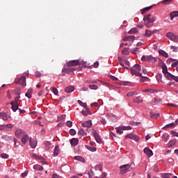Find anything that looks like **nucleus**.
Segmentation results:
<instances>
[{
    "label": "nucleus",
    "instance_id": "nucleus-29",
    "mask_svg": "<svg viewBox=\"0 0 178 178\" xmlns=\"http://www.w3.org/2000/svg\"><path fill=\"white\" fill-rule=\"evenodd\" d=\"M74 159H75V161H79V162H86V159H84V158H83L82 156H75L74 157Z\"/></svg>",
    "mask_w": 178,
    "mask_h": 178
},
{
    "label": "nucleus",
    "instance_id": "nucleus-42",
    "mask_svg": "<svg viewBox=\"0 0 178 178\" xmlns=\"http://www.w3.org/2000/svg\"><path fill=\"white\" fill-rule=\"evenodd\" d=\"M78 134L79 136H81L82 137H83V136L87 135V133H86V131H84L83 129H81L79 131H78Z\"/></svg>",
    "mask_w": 178,
    "mask_h": 178
},
{
    "label": "nucleus",
    "instance_id": "nucleus-15",
    "mask_svg": "<svg viewBox=\"0 0 178 178\" xmlns=\"http://www.w3.org/2000/svg\"><path fill=\"white\" fill-rule=\"evenodd\" d=\"M157 30L155 29L154 31H149L148 29H146L145 30V37H151V35H152V34H155V33H156Z\"/></svg>",
    "mask_w": 178,
    "mask_h": 178
},
{
    "label": "nucleus",
    "instance_id": "nucleus-41",
    "mask_svg": "<svg viewBox=\"0 0 178 178\" xmlns=\"http://www.w3.org/2000/svg\"><path fill=\"white\" fill-rule=\"evenodd\" d=\"M162 69H163V74H164V76L167 74L169 73V72H168V67L166 66V65H162Z\"/></svg>",
    "mask_w": 178,
    "mask_h": 178
},
{
    "label": "nucleus",
    "instance_id": "nucleus-54",
    "mask_svg": "<svg viewBox=\"0 0 178 178\" xmlns=\"http://www.w3.org/2000/svg\"><path fill=\"white\" fill-rule=\"evenodd\" d=\"M14 92L16 95L20 96V88H17L14 90Z\"/></svg>",
    "mask_w": 178,
    "mask_h": 178
},
{
    "label": "nucleus",
    "instance_id": "nucleus-36",
    "mask_svg": "<svg viewBox=\"0 0 178 178\" xmlns=\"http://www.w3.org/2000/svg\"><path fill=\"white\" fill-rule=\"evenodd\" d=\"M169 134H164L162 136V138L163 140V141H165V143H168V141H169Z\"/></svg>",
    "mask_w": 178,
    "mask_h": 178
},
{
    "label": "nucleus",
    "instance_id": "nucleus-63",
    "mask_svg": "<svg viewBox=\"0 0 178 178\" xmlns=\"http://www.w3.org/2000/svg\"><path fill=\"white\" fill-rule=\"evenodd\" d=\"M100 123H102V124H104V125L106 124V119H105V118H102V119L100 120Z\"/></svg>",
    "mask_w": 178,
    "mask_h": 178
},
{
    "label": "nucleus",
    "instance_id": "nucleus-61",
    "mask_svg": "<svg viewBox=\"0 0 178 178\" xmlns=\"http://www.w3.org/2000/svg\"><path fill=\"white\" fill-rule=\"evenodd\" d=\"M52 92L54 94V95H58V89H56V88H53Z\"/></svg>",
    "mask_w": 178,
    "mask_h": 178
},
{
    "label": "nucleus",
    "instance_id": "nucleus-18",
    "mask_svg": "<svg viewBox=\"0 0 178 178\" xmlns=\"http://www.w3.org/2000/svg\"><path fill=\"white\" fill-rule=\"evenodd\" d=\"M10 105L13 112H16V111L19 110V104L11 102Z\"/></svg>",
    "mask_w": 178,
    "mask_h": 178
},
{
    "label": "nucleus",
    "instance_id": "nucleus-46",
    "mask_svg": "<svg viewBox=\"0 0 178 178\" xmlns=\"http://www.w3.org/2000/svg\"><path fill=\"white\" fill-rule=\"evenodd\" d=\"M1 158H2L3 159H8L9 158V154L6 153H3L1 154Z\"/></svg>",
    "mask_w": 178,
    "mask_h": 178
},
{
    "label": "nucleus",
    "instance_id": "nucleus-24",
    "mask_svg": "<svg viewBox=\"0 0 178 178\" xmlns=\"http://www.w3.org/2000/svg\"><path fill=\"white\" fill-rule=\"evenodd\" d=\"M177 124H176V121L175 122H172L170 124H168L165 127H163V129L165 130V129H168V127H176Z\"/></svg>",
    "mask_w": 178,
    "mask_h": 178
},
{
    "label": "nucleus",
    "instance_id": "nucleus-13",
    "mask_svg": "<svg viewBox=\"0 0 178 178\" xmlns=\"http://www.w3.org/2000/svg\"><path fill=\"white\" fill-rule=\"evenodd\" d=\"M30 140V137L29 136V134H25L22 138H21V143H22L24 145H26L27 142Z\"/></svg>",
    "mask_w": 178,
    "mask_h": 178
},
{
    "label": "nucleus",
    "instance_id": "nucleus-16",
    "mask_svg": "<svg viewBox=\"0 0 178 178\" xmlns=\"http://www.w3.org/2000/svg\"><path fill=\"white\" fill-rule=\"evenodd\" d=\"M81 126L83 127L90 128L91 127V126H92V122L91 120H88V121L83 122L81 124Z\"/></svg>",
    "mask_w": 178,
    "mask_h": 178
},
{
    "label": "nucleus",
    "instance_id": "nucleus-37",
    "mask_svg": "<svg viewBox=\"0 0 178 178\" xmlns=\"http://www.w3.org/2000/svg\"><path fill=\"white\" fill-rule=\"evenodd\" d=\"M138 33V30L137 28H132L131 30L129 31L128 34H136Z\"/></svg>",
    "mask_w": 178,
    "mask_h": 178
},
{
    "label": "nucleus",
    "instance_id": "nucleus-57",
    "mask_svg": "<svg viewBox=\"0 0 178 178\" xmlns=\"http://www.w3.org/2000/svg\"><path fill=\"white\" fill-rule=\"evenodd\" d=\"M173 145H175V141H173V140H170V141L168 142V148H170V147H173Z\"/></svg>",
    "mask_w": 178,
    "mask_h": 178
},
{
    "label": "nucleus",
    "instance_id": "nucleus-1",
    "mask_svg": "<svg viewBox=\"0 0 178 178\" xmlns=\"http://www.w3.org/2000/svg\"><path fill=\"white\" fill-rule=\"evenodd\" d=\"M143 20L145 22V27L149 29L150 27H152V26H154V22L156 20V17H151V14H147L144 16Z\"/></svg>",
    "mask_w": 178,
    "mask_h": 178
},
{
    "label": "nucleus",
    "instance_id": "nucleus-40",
    "mask_svg": "<svg viewBox=\"0 0 178 178\" xmlns=\"http://www.w3.org/2000/svg\"><path fill=\"white\" fill-rule=\"evenodd\" d=\"M85 109H86V111H81V113H82V115H83V116H88V113H91V111H90V108H87Z\"/></svg>",
    "mask_w": 178,
    "mask_h": 178
},
{
    "label": "nucleus",
    "instance_id": "nucleus-14",
    "mask_svg": "<svg viewBox=\"0 0 178 178\" xmlns=\"http://www.w3.org/2000/svg\"><path fill=\"white\" fill-rule=\"evenodd\" d=\"M29 145L31 148H35V147H37V140H34L33 138H30Z\"/></svg>",
    "mask_w": 178,
    "mask_h": 178
},
{
    "label": "nucleus",
    "instance_id": "nucleus-27",
    "mask_svg": "<svg viewBox=\"0 0 178 178\" xmlns=\"http://www.w3.org/2000/svg\"><path fill=\"white\" fill-rule=\"evenodd\" d=\"M31 94H33V89L30 88L26 92L25 97H26L27 98L30 99L32 97Z\"/></svg>",
    "mask_w": 178,
    "mask_h": 178
},
{
    "label": "nucleus",
    "instance_id": "nucleus-62",
    "mask_svg": "<svg viewBox=\"0 0 178 178\" xmlns=\"http://www.w3.org/2000/svg\"><path fill=\"white\" fill-rule=\"evenodd\" d=\"M171 134L172 136H173L174 137H178V132H176L175 131H171Z\"/></svg>",
    "mask_w": 178,
    "mask_h": 178
},
{
    "label": "nucleus",
    "instance_id": "nucleus-39",
    "mask_svg": "<svg viewBox=\"0 0 178 178\" xmlns=\"http://www.w3.org/2000/svg\"><path fill=\"white\" fill-rule=\"evenodd\" d=\"M0 118L3 120H8V115L6 113H0Z\"/></svg>",
    "mask_w": 178,
    "mask_h": 178
},
{
    "label": "nucleus",
    "instance_id": "nucleus-28",
    "mask_svg": "<svg viewBox=\"0 0 178 178\" xmlns=\"http://www.w3.org/2000/svg\"><path fill=\"white\" fill-rule=\"evenodd\" d=\"M159 55H161V56H163L164 58H169V54H168V53H166V51L163 50H159Z\"/></svg>",
    "mask_w": 178,
    "mask_h": 178
},
{
    "label": "nucleus",
    "instance_id": "nucleus-30",
    "mask_svg": "<svg viewBox=\"0 0 178 178\" xmlns=\"http://www.w3.org/2000/svg\"><path fill=\"white\" fill-rule=\"evenodd\" d=\"M164 76L167 80H173V77H175V75L170 74V72L167 73Z\"/></svg>",
    "mask_w": 178,
    "mask_h": 178
},
{
    "label": "nucleus",
    "instance_id": "nucleus-6",
    "mask_svg": "<svg viewBox=\"0 0 178 178\" xmlns=\"http://www.w3.org/2000/svg\"><path fill=\"white\" fill-rule=\"evenodd\" d=\"M74 70H76V69L73 67L63 68L62 76H65V74H70V73H72V72H74Z\"/></svg>",
    "mask_w": 178,
    "mask_h": 178
},
{
    "label": "nucleus",
    "instance_id": "nucleus-32",
    "mask_svg": "<svg viewBox=\"0 0 178 178\" xmlns=\"http://www.w3.org/2000/svg\"><path fill=\"white\" fill-rule=\"evenodd\" d=\"M2 138H3V140H6V141H12L14 138L8 135H3L2 136Z\"/></svg>",
    "mask_w": 178,
    "mask_h": 178
},
{
    "label": "nucleus",
    "instance_id": "nucleus-8",
    "mask_svg": "<svg viewBox=\"0 0 178 178\" xmlns=\"http://www.w3.org/2000/svg\"><path fill=\"white\" fill-rule=\"evenodd\" d=\"M129 70L131 72V76H136V77H141V73H140V71H137V70L130 67Z\"/></svg>",
    "mask_w": 178,
    "mask_h": 178
},
{
    "label": "nucleus",
    "instance_id": "nucleus-48",
    "mask_svg": "<svg viewBox=\"0 0 178 178\" xmlns=\"http://www.w3.org/2000/svg\"><path fill=\"white\" fill-rule=\"evenodd\" d=\"M88 175L89 176V178H92L94 177V171H92V170H90L88 172Z\"/></svg>",
    "mask_w": 178,
    "mask_h": 178
},
{
    "label": "nucleus",
    "instance_id": "nucleus-25",
    "mask_svg": "<svg viewBox=\"0 0 178 178\" xmlns=\"http://www.w3.org/2000/svg\"><path fill=\"white\" fill-rule=\"evenodd\" d=\"M73 91H74V86H68V87L65 88V92H67L68 94L70 92H73Z\"/></svg>",
    "mask_w": 178,
    "mask_h": 178
},
{
    "label": "nucleus",
    "instance_id": "nucleus-10",
    "mask_svg": "<svg viewBox=\"0 0 178 178\" xmlns=\"http://www.w3.org/2000/svg\"><path fill=\"white\" fill-rule=\"evenodd\" d=\"M106 118L108 119V120H111V122H116L118 120V118L115 114L112 113H106Z\"/></svg>",
    "mask_w": 178,
    "mask_h": 178
},
{
    "label": "nucleus",
    "instance_id": "nucleus-12",
    "mask_svg": "<svg viewBox=\"0 0 178 178\" xmlns=\"http://www.w3.org/2000/svg\"><path fill=\"white\" fill-rule=\"evenodd\" d=\"M144 153L149 158H151V156H152L154 155V152H152V150H151V149H149V147H145L144 149Z\"/></svg>",
    "mask_w": 178,
    "mask_h": 178
},
{
    "label": "nucleus",
    "instance_id": "nucleus-26",
    "mask_svg": "<svg viewBox=\"0 0 178 178\" xmlns=\"http://www.w3.org/2000/svg\"><path fill=\"white\" fill-rule=\"evenodd\" d=\"M170 20H173L174 17H178V11H173V12L170 13Z\"/></svg>",
    "mask_w": 178,
    "mask_h": 178
},
{
    "label": "nucleus",
    "instance_id": "nucleus-11",
    "mask_svg": "<svg viewBox=\"0 0 178 178\" xmlns=\"http://www.w3.org/2000/svg\"><path fill=\"white\" fill-rule=\"evenodd\" d=\"M68 67H71L72 66H77L80 65L79 60H73L67 63Z\"/></svg>",
    "mask_w": 178,
    "mask_h": 178
},
{
    "label": "nucleus",
    "instance_id": "nucleus-17",
    "mask_svg": "<svg viewBox=\"0 0 178 178\" xmlns=\"http://www.w3.org/2000/svg\"><path fill=\"white\" fill-rule=\"evenodd\" d=\"M70 144L72 147H76L79 144V138H73L70 140Z\"/></svg>",
    "mask_w": 178,
    "mask_h": 178
},
{
    "label": "nucleus",
    "instance_id": "nucleus-33",
    "mask_svg": "<svg viewBox=\"0 0 178 178\" xmlns=\"http://www.w3.org/2000/svg\"><path fill=\"white\" fill-rule=\"evenodd\" d=\"M162 74H157L156 76V79L158 81V83H163V81H162Z\"/></svg>",
    "mask_w": 178,
    "mask_h": 178
},
{
    "label": "nucleus",
    "instance_id": "nucleus-4",
    "mask_svg": "<svg viewBox=\"0 0 178 178\" xmlns=\"http://www.w3.org/2000/svg\"><path fill=\"white\" fill-rule=\"evenodd\" d=\"M16 84H20L21 86H23L24 87H26L27 84L26 83V76H22L18 80L15 81Z\"/></svg>",
    "mask_w": 178,
    "mask_h": 178
},
{
    "label": "nucleus",
    "instance_id": "nucleus-51",
    "mask_svg": "<svg viewBox=\"0 0 178 178\" xmlns=\"http://www.w3.org/2000/svg\"><path fill=\"white\" fill-rule=\"evenodd\" d=\"M170 49L172 51V52H178V47L171 46Z\"/></svg>",
    "mask_w": 178,
    "mask_h": 178
},
{
    "label": "nucleus",
    "instance_id": "nucleus-58",
    "mask_svg": "<svg viewBox=\"0 0 178 178\" xmlns=\"http://www.w3.org/2000/svg\"><path fill=\"white\" fill-rule=\"evenodd\" d=\"M66 126L67 127H72V126H73V122L72 121L68 120L66 122Z\"/></svg>",
    "mask_w": 178,
    "mask_h": 178
},
{
    "label": "nucleus",
    "instance_id": "nucleus-50",
    "mask_svg": "<svg viewBox=\"0 0 178 178\" xmlns=\"http://www.w3.org/2000/svg\"><path fill=\"white\" fill-rule=\"evenodd\" d=\"M137 92H129L127 94V97H133V95H137Z\"/></svg>",
    "mask_w": 178,
    "mask_h": 178
},
{
    "label": "nucleus",
    "instance_id": "nucleus-56",
    "mask_svg": "<svg viewBox=\"0 0 178 178\" xmlns=\"http://www.w3.org/2000/svg\"><path fill=\"white\" fill-rule=\"evenodd\" d=\"M95 170H102V165L101 164H97L95 167Z\"/></svg>",
    "mask_w": 178,
    "mask_h": 178
},
{
    "label": "nucleus",
    "instance_id": "nucleus-55",
    "mask_svg": "<svg viewBox=\"0 0 178 178\" xmlns=\"http://www.w3.org/2000/svg\"><path fill=\"white\" fill-rule=\"evenodd\" d=\"M89 88L90 90H98V86L97 85H89Z\"/></svg>",
    "mask_w": 178,
    "mask_h": 178
},
{
    "label": "nucleus",
    "instance_id": "nucleus-49",
    "mask_svg": "<svg viewBox=\"0 0 178 178\" xmlns=\"http://www.w3.org/2000/svg\"><path fill=\"white\" fill-rule=\"evenodd\" d=\"M122 55H129V49L127 48L123 49V50L122 51Z\"/></svg>",
    "mask_w": 178,
    "mask_h": 178
},
{
    "label": "nucleus",
    "instance_id": "nucleus-44",
    "mask_svg": "<svg viewBox=\"0 0 178 178\" xmlns=\"http://www.w3.org/2000/svg\"><path fill=\"white\" fill-rule=\"evenodd\" d=\"M134 69H135V70H137L138 72H141V65L138 64H135L134 65Z\"/></svg>",
    "mask_w": 178,
    "mask_h": 178
},
{
    "label": "nucleus",
    "instance_id": "nucleus-5",
    "mask_svg": "<svg viewBox=\"0 0 178 178\" xmlns=\"http://www.w3.org/2000/svg\"><path fill=\"white\" fill-rule=\"evenodd\" d=\"M15 134L16 137H17V138H22L24 135L26 134V131L20 129H16Z\"/></svg>",
    "mask_w": 178,
    "mask_h": 178
},
{
    "label": "nucleus",
    "instance_id": "nucleus-19",
    "mask_svg": "<svg viewBox=\"0 0 178 178\" xmlns=\"http://www.w3.org/2000/svg\"><path fill=\"white\" fill-rule=\"evenodd\" d=\"M60 152V149L59 147V145H56L55 147H54V152L53 153V156H58V155H59Z\"/></svg>",
    "mask_w": 178,
    "mask_h": 178
},
{
    "label": "nucleus",
    "instance_id": "nucleus-23",
    "mask_svg": "<svg viewBox=\"0 0 178 178\" xmlns=\"http://www.w3.org/2000/svg\"><path fill=\"white\" fill-rule=\"evenodd\" d=\"M123 130H126V126L117 127V134H123Z\"/></svg>",
    "mask_w": 178,
    "mask_h": 178
},
{
    "label": "nucleus",
    "instance_id": "nucleus-7",
    "mask_svg": "<svg viewBox=\"0 0 178 178\" xmlns=\"http://www.w3.org/2000/svg\"><path fill=\"white\" fill-rule=\"evenodd\" d=\"M92 133L97 143H98V144H101V143H102V140H101V137L99 136L98 133H97V131H95V129H92Z\"/></svg>",
    "mask_w": 178,
    "mask_h": 178
},
{
    "label": "nucleus",
    "instance_id": "nucleus-45",
    "mask_svg": "<svg viewBox=\"0 0 178 178\" xmlns=\"http://www.w3.org/2000/svg\"><path fill=\"white\" fill-rule=\"evenodd\" d=\"M161 99H157V98H154L152 100V104L153 105H156V104H159V102H161Z\"/></svg>",
    "mask_w": 178,
    "mask_h": 178
},
{
    "label": "nucleus",
    "instance_id": "nucleus-3",
    "mask_svg": "<svg viewBox=\"0 0 178 178\" xmlns=\"http://www.w3.org/2000/svg\"><path fill=\"white\" fill-rule=\"evenodd\" d=\"M166 37H168V38H170L171 41H173L174 42L178 44V35H175L172 32H168L166 33Z\"/></svg>",
    "mask_w": 178,
    "mask_h": 178
},
{
    "label": "nucleus",
    "instance_id": "nucleus-34",
    "mask_svg": "<svg viewBox=\"0 0 178 178\" xmlns=\"http://www.w3.org/2000/svg\"><path fill=\"white\" fill-rule=\"evenodd\" d=\"M86 148L90 151V152H95L97 151V147H92L91 146L85 145Z\"/></svg>",
    "mask_w": 178,
    "mask_h": 178
},
{
    "label": "nucleus",
    "instance_id": "nucleus-35",
    "mask_svg": "<svg viewBox=\"0 0 178 178\" xmlns=\"http://www.w3.org/2000/svg\"><path fill=\"white\" fill-rule=\"evenodd\" d=\"M143 99H141L140 97H136L134 99V102H135V104H141V102H143Z\"/></svg>",
    "mask_w": 178,
    "mask_h": 178
},
{
    "label": "nucleus",
    "instance_id": "nucleus-60",
    "mask_svg": "<svg viewBox=\"0 0 178 178\" xmlns=\"http://www.w3.org/2000/svg\"><path fill=\"white\" fill-rule=\"evenodd\" d=\"M152 119H158L159 118V113H155L151 115Z\"/></svg>",
    "mask_w": 178,
    "mask_h": 178
},
{
    "label": "nucleus",
    "instance_id": "nucleus-53",
    "mask_svg": "<svg viewBox=\"0 0 178 178\" xmlns=\"http://www.w3.org/2000/svg\"><path fill=\"white\" fill-rule=\"evenodd\" d=\"M161 178H170V177L169 176V174H168V173H161Z\"/></svg>",
    "mask_w": 178,
    "mask_h": 178
},
{
    "label": "nucleus",
    "instance_id": "nucleus-20",
    "mask_svg": "<svg viewBox=\"0 0 178 178\" xmlns=\"http://www.w3.org/2000/svg\"><path fill=\"white\" fill-rule=\"evenodd\" d=\"M140 81V83H148L149 81H151V79L148 78V76H143V74H141Z\"/></svg>",
    "mask_w": 178,
    "mask_h": 178
},
{
    "label": "nucleus",
    "instance_id": "nucleus-22",
    "mask_svg": "<svg viewBox=\"0 0 178 178\" xmlns=\"http://www.w3.org/2000/svg\"><path fill=\"white\" fill-rule=\"evenodd\" d=\"M147 62L150 63H155V62H156V57H154L152 56H148Z\"/></svg>",
    "mask_w": 178,
    "mask_h": 178
},
{
    "label": "nucleus",
    "instance_id": "nucleus-2",
    "mask_svg": "<svg viewBox=\"0 0 178 178\" xmlns=\"http://www.w3.org/2000/svg\"><path fill=\"white\" fill-rule=\"evenodd\" d=\"M134 166H135L134 163H131V165L125 164L120 166L121 174L126 175L127 172H130V170H133V169H134Z\"/></svg>",
    "mask_w": 178,
    "mask_h": 178
},
{
    "label": "nucleus",
    "instance_id": "nucleus-47",
    "mask_svg": "<svg viewBox=\"0 0 178 178\" xmlns=\"http://www.w3.org/2000/svg\"><path fill=\"white\" fill-rule=\"evenodd\" d=\"M13 141H14V144L16 147H19V145H20V141H19V140L13 138Z\"/></svg>",
    "mask_w": 178,
    "mask_h": 178
},
{
    "label": "nucleus",
    "instance_id": "nucleus-64",
    "mask_svg": "<svg viewBox=\"0 0 178 178\" xmlns=\"http://www.w3.org/2000/svg\"><path fill=\"white\" fill-rule=\"evenodd\" d=\"M172 67H177L178 66V60L175 62V63H172V65H171Z\"/></svg>",
    "mask_w": 178,
    "mask_h": 178
},
{
    "label": "nucleus",
    "instance_id": "nucleus-59",
    "mask_svg": "<svg viewBox=\"0 0 178 178\" xmlns=\"http://www.w3.org/2000/svg\"><path fill=\"white\" fill-rule=\"evenodd\" d=\"M70 134L71 136H76V130L74 129H71L70 130Z\"/></svg>",
    "mask_w": 178,
    "mask_h": 178
},
{
    "label": "nucleus",
    "instance_id": "nucleus-38",
    "mask_svg": "<svg viewBox=\"0 0 178 178\" xmlns=\"http://www.w3.org/2000/svg\"><path fill=\"white\" fill-rule=\"evenodd\" d=\"M77 103L79 104V105H80L81 106H82V108H84L85 109L88 108L87 106V104L86 103H83V102H81V100H78Z\"/></svg>",
    "mask_w": 178,
    "mask_h": 178
},
{
    "label": "nucleus",
    "instance_id": "nucleus-43",
    "mask_svg": "<svg viewBox=\"0 0 178 178\" xmlns=\"http://www.w3.org/2000/svg\"><path fill=\"white\" fill-rule=\"evenodd\" d=\"M152 6H149V7H146V8H143L141 11L142 15L147 13V12H148V10L152 9Z\"/></svg>",
    "mask_w": 178,
    "mask_h": 178
},
{
    "label": "nucleus",
    "instance_id": "nucleus-9",
    "mask_svg": "<svg viewBox=\"0 0 178 178\" xmlns=\"http://www.w3.org/2000/svg\"><path fill=\"white\" fill-rule=\"evenodd\" d=\"M125 138H130L131 140H134V141H140V137L137 135H134L133 134H127L125 136Z\"/></svg>",
    "mask_w": 178,
    "mask_h": 178
},
{
    "label": "nucleus",
    "instance_id": "nucleus-21",
    "mask_svg": "<svg viewBox=\"0 0 178 178\" xmlns=\"http://www.w3.org/2000/svg\"><path fill=\"white\" fill-rule=\"evenodd\" d=\"M4 127H6V129H13V124H7L0 125V130H4Z\"/></svg>",
    "mask_w": 178,
    "mask_h": 178
},
{
    "label": "nucleus",
    "instance_id": "nucleus-52",
    "mask_svg": "<svg viewBox=\"0 0 178 178\" xmlns=\"http://www.w3.org/2000/svg\"><path fill=\"white\" fill-rule=\"evenodd\" d=\"M172 1L173 0H163L161 3L164 5H169V3H171Z\"/></svg>",
    "mask_w": 178,
    "mask_h": 178
},
{
    "label": "nucleus",
    "instance_id": "nucleus-31",
    "mask_svg": "<svg viewBox=\"0 0 178 178\" xmlns=\"http://www.w3.org/2000/svg\"><path fill=\"white\" fill-rule=\"evenodd\" d=\"M33 169L35 170H44V167H42L41 165L36 164L33 165Z\"/></svg>",
    "mask_w": 178,
    "mask_h": 178
}]
</instances>
